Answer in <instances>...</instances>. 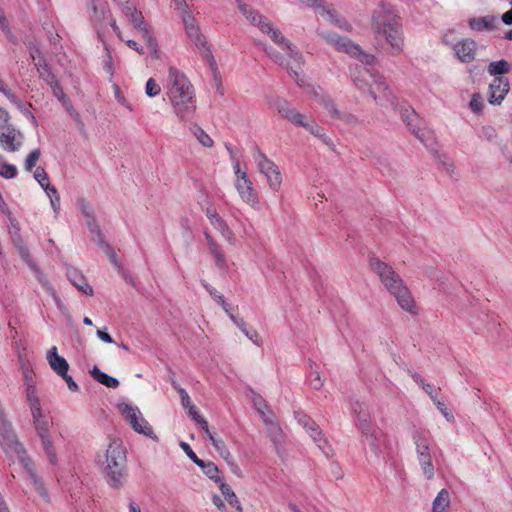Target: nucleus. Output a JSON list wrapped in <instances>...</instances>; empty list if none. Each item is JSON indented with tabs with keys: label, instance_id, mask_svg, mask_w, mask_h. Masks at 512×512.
I'll use <instances>...</instances> for the list:
<instances>
[{
	"label": "nucleus",
	"instance_id": "f257e3e1",
	"mask_svg": "<svg viewBox=\"0 0 512 512\" xmlns=\"http://www.w3.org/2000/svg\"><path fill=\"white\" fill-rule=\"evenodd\" d=\"M371 29L376 42L387 47L393 56L402 53L405 45L401 18L395 8L381 3L371 15Z\"/></svg>",
	"mask_w": 512,
	"mask_h": 512
},
{
	"label": "nucleus",
	"instance_id": "f03ea898",
	"mask_svg": "<svg viewBox=\"0 0 512 512\" xmlns=\"http://www.w3.org/2000/svg\"><path fill=\"white\" fill-rule=\"evenodd\" d=\"M258 45L262 47L264 52L271 60L285 67L288 70L289 74L294 78L296 84L299 87L304 88L309 94H311L314 97L315 101L322 105L331 117L344 119L347 124H355V118L349 114L340 113L337 110L333 100L329 96L325 95L323 93V90L319 86H315L308 83L306 77L304 75H301V73L299 72V70H301L302 65L300 67H297V64L289 56V61H286L284 55L275 50L270 45H267L262 42L258 43Z\"/></svg>",
	"mask_w": 512,
	"mask_h": 512
},
{
	"label": "nucleus",
	"instance_id": "7ed1b4c3",
	"mask_svg": "<svg viewBox=\"0 0 512 512\" xmlns=\"http://www.w3.org/2000/svg\"><path fill=\"white\" fill-rule=\"evenodd\" d=\"M164 90L173 111L178 117L183 118L195 111L194 87L188 77L176 67H169Z\"/></svg>",
	"mask_w": 512,
	"mask_h": 512
},
{
	"label": "nucleus",
	"instance_id": "20e7f679",
	"mask_svg": "<svg viewBox=\"0 0 512 512\" xmlns=\"http://www.w3.org/2000/svg\"><path fill=\"white\" fill-rule=\"evenodd\" d=\"M95 462L111 487L119 488L123 484L127 454L121 439H111L105 452L96 455Z\"/></svg>",
	"mask_w": 512,
	"mask_h": 512
},
{
	"label": "nucleus",
	"instance_id": "39448f33",
	"mask_svg": "<svg viewBox=\"0 0 512 512\" xmlns=\"http://www.w3.org/2000/svg\"><path fill=\"white\" fill-rule=\"evenodd\" d=\"M369 264L372 271L378 275L384 287L395 297L399 306L411 314H416L414 299L400 275L389 264L376 257H371Z\"/></svg>",
	"mask_w": 512,
	"mask_h": 512
},
{
	"label": "nucleus",
	"instance_id": "423d86ee",
	"mask_svg": "<svg viewBox=\"0 0 512 512\" xmlns=\"http://www.w3.org/2000/svg\"><path fill=\"white\" fill-rule=\"evenodd\" d=\"M238 8L242 15L263 34L267 35L276 45L286 51L287 56L292 58L297 67L303 65V57L292 44L285 38L282 32L264 15L245 3H239Z\"/></svg>",
	"mask_w": 512,
	"mask_h": 512
},
{
	"label": "nucleus",
	"instance_id": "0eeeda50",
	"mask_svg": "<svg viewBox=\"0 0 512 512\" xmlns=\"http://www.w3.org/2000/svg\"><path fill=\"white\" fill-rule=\"evenodd\" d=\"M353 82L360 91L368 93L380 105H395V97L381 75L374 74L367 68H360L354 74Z\"/></svg>",
	"mask_w": 512,
	"mask_h": 512
},
{
	"label": "nucleus",
	"instance_id": "6e6552de",
	"mask_svg": "<svg viewBox=\"0 0 512 512\" xmlns=\"http://www.w3.org/2000/svg\"><path fill=\"white\" fill-rule=\"evenodd\" d=\"M185 33L187 37L193 42L196 49L199 51L203 59L208 63L213 74L217 71V64L215 58L211 52L210 46L206 40V37L202 34L200 27L191 14H185L184 17L181 18Z\"/></svg>",
	"mask_w": 512,
	"mask_h": 512
},
{
	"label": "nucleus",
	"instance_id": "1a4fd4ad",
	"mask_svg": "<svg viewBox=\"0 0 512 512\" xmlns=\"http://www.w3.org/2000/svg\"><path fill=\"white\" fill-rule=\"evenodd\" d=\"M32 424L40 440L41 451L45 459L52 467H56L59 464V456L51 433L54 426L52 416L37 420Z\"/></svg>",
	"mask_w": 512,
	"mask_h": 512
},
{
	"label": "nucleus",
	"instance_id": "9d476101",
	"mask_svg": "<svg viewBox=\"0 0 512 512\" xmlns=\"http://www.w3.org/2000/svg\"><path fill=\"white\" fill-rule=\"evenodd\" d=\"M9 233L11 241L22 261L28 266L39 283L47 284L46 276L37 263L33 260L29 248L20 235V226L16 219L10 217Z\"/></svg>",
	"mask_w": 512,
	"mask_h": 512
},
{
	"label": "nucleus",
	"instance_id": "9b49d317",
	"mask_svg": "<svg viewBox=\"0 0 512 512\" xmlns=\"http://www.w3.org/2000/svg\"><path fill=\"white\" fill-rule=\"evenodd\" d=\"M320 35L327 43L331 44L337 51L347 53L351 57L357 58L364 64L370 65L374 63V55L364 52L358 44L352 42L347 37L339 36L336 33L330 31H323L321 32Z\"/></svg>",
	"mask_w": 512,
	"mask_h": 512
},
{
	"label": "nucleus",
	"instance_id": "f8f14e48",
	"mask_svg": "<svg viewBox=\"0 0 512 512\" xmlns=\"http://www.w3.org/2000/svg\"><path fill=\"white\" fill-rule=\"evenodd\" d=\"M413 441L419 465L427 479H432L435 474L430 453V439L428 432L424 430H415L413 432Z\"/></svg>",
	"mask_w": 512,
	"mask_h": 512
},
{
	"label": "nucleus",
	"instance_id": "ddd939ff",
	"mask_svg": "<svg viewBox=\"0 0 512 512\" xmlns=\"http://www.w3.org/2000/svg\"><path fill=\"white\" fill-rule=\"evenodd\" d=\"M253 158L256 162L259 172L266 177L270 188L273 190H278L282 183V178L276 164L268 159L258 146H255L254 148Z\"/></svg>",
	"mask_w": 512,
	"mask_h": 512
},
{
	"label": "nucleus",
	"instance_id": "4468645a",
	"mask_svg": "<svg viewBox=\"0 0 512 512\" xmlns=\"http://www.w3.org/2000/svg\"><path fill=\"white\" fill-rule=\"evenodd\" d=\"M228 151L233 159V169L236 176L235 187L243 201L246 203H254L256 200V193L253 188V183L249 179L247 172L241 170L240 162L235 159L232 150Z\"/></svg>",
	"mask_w": 512,
	"mask_h": 512
},
{
	"label": "nucleus",
	"instance_id": "2eb2a0df",
	"mask_svg": "<svg viewBox=\"0 0 512 512\" xmlns=\"http://www.w3.org/2000/svg\"><path fill=\"white\" fill-rule=\"evenodd\" d=\"M130 22L137 30L139 36L146 43L148 51L151 54V56L154 58H158V45L154 39L152 29L145 22L142 13L138 12L136 9H133V11L130 9Z\"/></svg>",
	"mask_w": 512,
	"mask_h": 512
},
{
	"label": "nucleus",
	"instance_id": "dca6fc26",
	"mask_svg": "<svg viewBox=\"0 0 512 512\" xmlns=\"http://www.w3.org/2000/svg\"><path fill=\"white\" fill-rule=\"evenodd\" d=\"M269 105L271 108L276 110L282 117L288 119L292 125L303 127L311 126V123L308 121V118L305 115L293 109L285 99L280 97H273L269 100Z\"/></svg>",
	"mask_w": 512,
	"mask_h": 512
},
{
	"label": "nucleus",
	"instance_id": "f3484780",
	"mask_svg": "<svg viewBox=\"0 0 512 512\" xmlns=\"http://www.w3.org/2000/svg\"><path fill=\"white\" fill-rule=\"evenodd\" d=\"M130 427L138 434L153 440L159 441L152 425L146 420L137 406L130 405Z\"/></svg>",
	"mask_w": 512,
	"mask_h": 512
},
{
	"label": "nucleus",
	"instance_id": "a211bd4d",
	"mask_svg": "<svg viewBox=\"0 0 512 512\" xmlns=\"http://www.w3.org/2000/svg\"><path fill=\"white\" fill-rule=\"evenodd\" d=\"M452 50L460 62L470 63L475 60L477 43L470 38L461 39L452 45Z\"/></svg>",
	"mask_w": 512,
	"mask_h": 512
},
{
	"label": "nucleus",
	"instance_id": "6ab92c4d",
	"mask_svg": "<svg viewBox=\"0 0 512 512\" xmlns=\"http://www.w3.org/2000/svg\"><path fill=\"white\" fill-rule=\"evenodd\" d=\"M509 90L510 82L507 77H495L489 84V103L492 105L500 104L506 97Z\"/></svg>",
	"mask_w": 512,
	"mask_h": 512
},
{
	"label": "nucleus",
	"instance_id": "aec40b11",
	"mask_svg": "<svg viewBox=\"0 0 512 512\" xmlns=\"http://www.w3.org/2000/svg\"><path fill=\"white\" fill-rule=\"evenodd\" d=\"M22 142L23 135L19 130H6L0 135V145L7 152H16Z\"/></svg>",
	"mask_w": 512,
	"mask_h": 512
},
{
	"label": "nucleus",
	"instance_id": "412c9836",
	"mask_svg": "<svg viewBox=\"0 0 512 512\" xmlns=\"http://www.w3.org/2000/svg\"><path fill=\"white\" fill-rule=\"evenodd\" d=\"M90 10V19L95 27L98 28H104L106 25H110L114 32L121 37L120 31L116 25V22L111 18L109 14V10L107 8V4L105 3V10L103 13H101L100 9H97V12L95 13L94 10L91 7H88Z\"/></svg>",
	"mask_w": 512,
	"mask_h": 512
},
{
	"label": "nucleus",
	"instance_id": "4be33fe9",
	"mask_svg": "<svg viewBox=\"0 0 512 512\" xmlns=\"http://www.w3.org/2000/svg\"><path fill=\"white\" fill-rule=\"evenodd\" d=\"M352 412L357 418V427L359 430L366 431L369 430L371 427L370 422V413L368 410V407L365 403L355 401L351 404Z\"/></svg>",
	"mask_w": 512,
	"mask_h": 512
},
{
	"label": "nucleus",
	"instance_id": "5701e85b",
	"mask_svg": "<svg viewBox=\"0 0 512 512\" xmlns=\"http://www.w3.org/2000/svg\"><path fill=\"white\" fill-rule=\"evenodd\" d=\"M47 361L51 369L59 376H66L69 369V364L65 358L58 355L57 347L53 346L47 352Z\"/></svg>",
	"mask_w": 512,
	"mask_h": 512
},
{
	"label": "nucleus",
	"instance_id": "b1692460",
	"mask_svg": "<svg viewBox=\"0 0 512 512\" xmlns=\"http://www.w3.org/2000/svg\"><path fill=\"white\" fill-rule=\"evenodd\" d=\"M366 438L369 446L376 456H379L382 452V447L385 444V436L381 431H377L373 428L361 432Z\"/></svg>",
	"mask_w": 512,
	"mask_h": 512
},
{
	"label": "nucleus",
	"instance_id": "393cba45",
	"mask_svg": "<svg viewBox=\"0 0 512 512\" xmlns=\"http://www.w3.org/2000/svg\"><path fill=\"white\" fill-rule=\"evenodd\" d=\"M25 400L31 414L32 423L51 416L50 412L43 407L39 395L26 398Z\"/></svg>",
	"mask_w": 512,
	"mask_h": 512
},
{
	"label": "nucleus",
	"instance_id": "a878e982",
	"mask_svg": "<svg viewBox=\"0 0 512 512\" xmlns=\"http://www.w3.org/2000/svg\"><path fill=\"white\" fill-rule=\"evenodd\" d=\"M415 137L426 147L431 153L436 155L438 152L437 141L433 130H413Z\"/></svg>",
	"mask_w": 512,
	"mask_h": 512
},
{
	"label": "nucleus",
	"instance_id": "bb28decb",
	"mask_svg": "<svg viewBox=\"0 0 512 512\" xmlns=\"http://www.w3.org/2000/svg\"><path fill=\"white\" fill-rule=\"evenodd\" d=\"M297 418L299 424L302 425L303 428H305L309 432L310 436L314 439L315 442L318 443V446L321 447V431L319 430V427L316 424V422L304 414H299Z\"/></svg>",
	"mask_w": 512,
	"mask_h": 512
},
{
	"label": "nucleus",
	"instance_id": "cd10ccee",
	"mask_svg": "<svg viewBox=\"0 0 512 512\" xmlns=\"http://www.w3.org/2000/svg\"><path fill=\"white\" fill-rule=\"evenodd\" d=\"M22 373H23L25 399L39 395L37 387H36V382L34 380L33 371L31 369H29L28 367H23Z\"/></svg>",
	"mask_w": 512,
	"mask_h": 512
},
{
	"label": "nucleus",
	"instance_id": "c85d7f7f",
	"mask_svg": "<svg viewBox=\"0 0 512 512\" xmlns=\"http://www.w3.org/2000/svg\"><path fill=\"white\" fill-rule=\"evenodd\" d=\"M496 20L497 19L494 16L471 18L469 20V26L472 30L475 31L492 30Z\"/></svg>",
	"mask_w": 512,
	"mask_h": 512
},
{
	"label": "nucleus",
	"instance_id": "c756f323",
	"mask_svg": "<svg viewBox=\"0 0 512 512\" xmlns=\"http://www.w3.org/2000/svg\"><path fill=\"white\" fill-rule=\"evenodd\" d=\"M205 238L208 242L210 253L215 259L216 265L221 269L225 268L227 266V262L219 246L216 244V242L213 240V238L208 232H205Z\"/></svg>",
	"mask_w": 512,
	"mask_h": 512
},
{
	"label": "nucleus",
	"instance_id": "7c9ffc66",
	"mask_svg": "<svg viewBox=\"0 0 512 512\" xmlns=\"http://www.w3.org/2000/svg\"><path fill=\"white\" fill-rule=\"evenodd\" d=\"M91 376L97 382L108 388H117L119 386V381L116 378L104 373L97 366H94L91 370Z\"/></svg>",
	"mask_w": 512,
	"mask_h": 512
},
{
	"label": "nucleus",
	"instance_id": "2f4dec72",
	"mask_svg": "<svg viewBox=\"0 0 512 512\" xmlns=\"http://www.w3.org/2000/svg\"><path fill=\"white\" fill-rule=\"evenodd\" d=\"M511 70V65L508 61L502 59L498 61L491 62L488 67L487 71L489 75L495 77L503 76L504 74L509 73Z\"/></svg>",
	"mask_w": 512,
	"mask_h": 512
},
{
	"label": "nucleus",
	"instance_id": "473e14b6",
	"mask_svg": "<svg viewBox=\"0 0 512 512\" xmlns=\"http://www.w3.org/2000/svg\"><path fill=\"white\" fill-rule=\"evenodd\" d=\"M450 504V494L446 489H442L433 501L432 512H446Z\"/></svg>",
	"mask_w": 512,
	"mask_h": 512
},
{
	"label": "nucleus",
	"instance_id": "72a5a7b5",
	"mask_svg": "<svg viewBox=\"0 0 512 512\" xmlns=\"http://www.w3.org/2000/svg\"><path fill=\"white\" fill-rule=\"evenodd\" d=\"M211 225L216 228L221 235L230 243L235 242V237L233 232L230 230L226 222L220 216H214V220H212Z\"/></svg>",
	"mask_w": 512,
	"mask_h": 512
},
{
	"label": "nucleus",
	"instance_id": "f704fd0d",
	"mask_svg": "<svg viewBox=\"0 0 512 512\" xmlns=\"http://www.w3.org/2000/svg\"><path fill=\"white\" fill-rule=\"evenodd\" d=\"M437 158L439 164L442 166V168L445 170L446 174L453 179H458L459 173L454 165V163L450 160V158L444 154L437 153L435 155Z\"/></svg>",
	"mask_w": 512,
	"mask_h": 512
},
{
	"label": "nucleus",
	"instance_id": "c9c22d12",
	"mask_svg": "<svg viewBox=\"0 0 512 512\" xmlns=\"http://www.w3.org/2000/svg\"><path fill=\"white\" fill-rule=\"evenodd\" d=\"M233 323L253 342L258 344L259 334L255 330H248L245 321L242 318H238L235 315L228 314Z\"/></svg>",
	"mask_w": 512,
	"mask_h": 512
},
{
	"label": "nucleus",
	"instance_id": "e433bc0d",
	"mask_svg": "<svg viewBox=\"0 0 512 512\" xmlns=\"http://www.w3.org/2000/svg\"><path fill=\"white\" fill-rule=\"evenodd\" d=\"M206 291L210 294V296L222 306L226 313L229 312V305L226 303L225 298L222 294H220L215 288L209 285L206 281L201 282Z\"/></svg>",
	"mask_w": 512,
	"mask_h": 512
},
{
	"label": "nucleus",
	"instance_id": "4c0bfd02",
	"mask_svg": "<svg viewBox=\"0 0 512 512\" xmlns=\"http://www.w3.org/2000/svg\"><path fill=\"white\" fill-rule=\"evenodd\" d=\"M403 123L407 126L418 127L419 117L412 108H403L400 112Z\"/></svg>",
	"mask_w": 512,
	"mask_h": 512
},
{
	"label": "nucleus",
	"instance_id": "58836bf2",
	"mask_svg": "<svg viewBox=\"0 0 512 512\" xmlns=\"http://www.w3.org/2000/svg\"><path fill=\"white\" fill-rule=\"evenodd\" d=\"M17 175V167L6 161L4 156L0 155V176L6 179H12Z\"/></svg>",
	"mask_w": 512,
	"mask_h": 512
},
{
	"label": "nucleus",
	"instance_id": "ea45409f",
	"mask_svg": "<svg viewBox=\"0 0 512 512\" xmlns=\"http://www.w3.org/2000/svg\"><path fill=\"white\" fill-rule=\"evenodd\" d=\"M70 280L72 284L77 287L81 292H83L86 295H92L93 289L88 284L87 280L82 276L78 274H74L73 277H70Z\"/></svg>",
	"mask_w": 512,
	"mask_h": 512
},
{
	"label": "nucleus",
	"instance_id": "a19ab883",
	"mask_svg": "<svg viewBox=\"0 0 512 512\" xmlns=\"http://www.w3.org/2000/svg\"><path fill=\"white\" fill-rule=\"evenodd\" d=\"M50 200L51 207L54 213L57 215L60 211V196L57 189L54 186H50L44 190Z\"/></svg>",
	"mask_w": 512,
	"mask_h": 512
},
{
	"label": "nucleus",
	"instance_id": "79ce46f5",
	"mask_svg": "<svg viewBox=\"0 0 512 512\" xmlns=\"http://www.w3.org/2000/svg\"><path fill=\"white\" fill-rule=\"evenodd\" d=\"M200 468L203 473L214 482L220 481L219 469L212 461L204 462L203 466Z\"/></svg>",
	"mask_w": 512,
	"mask_h": 512
},
{
	"label": "nucleus",
	"instance_id": "37998d69",
	"mask_svg": "<svg viewBox=\"0 0 512 512\" xmlns=\"http://www.w3.org/2000/svg\"><path fill=\"white\" fill-rule=\"evenodd\" d=\"M78 206L81 210V212L83 213V215L85 217H87L88 219V225L90 226L91 230L94 231V230H97V227L94 225H92V220H93V209L92 207L85 201V200H80L78 202Z\"/></svg>",
	"mask_w": 512,
	"mask_h": 512
},
{
	"label": "nucleus",
	"instance_id": "c03bdc74",
	"mask_svg": "<svg viewBox=\"0 0 512 512\" xmlns=\"http://www.w3.org/2000/svg\"><path fill=\"white\" fill-rule=\"evenodd\" d=\"M161 92L160 85L156 82L155 79L149 78L145 85V93L148 97H155L159 95Z\"/></svg>",
	"mask_w": 512,
	"mask_h": 512
},
{
	"label": "nucleus",
	"instance_id": "a18cd8bd",
	"mask_svg": "<svg viewBox=\"0 0 512 512\" xmlns=\"http://www.w3.org/2000/svg\"><path fill=\"white\" fill-rule=\"evenodd\" d=\"M34 178L44 190L51 186L49 183L48 175L42 167L36 168L34 171Z\"/></svg>",
	"mask_w": 512,
	"mask_h": 512
},
{
	"label": "nucleus",
	"instance_id": "49530a36",
	"mask_svg": "<svg viewBox=\"0 0 512 512\" xmlns=\"http://www.w3.org/2000/svg\"><path fill=\"white\" fill-rule=\"evenodd\" d=\"M193 134L204 147H211L213 145L212 138L205 132V130H194Z\"/></svg>",
	"mask_w": 512,
	"mask_h": 512
},
{
	"label": "nucleus",
	"instance_id": "de8ad7c7",
	"mask_svg": "<svg viewBox=\"0 0 512 512\" xmlns=\"http://www.w3.org/2000/svg\"><path fill=\"white\" fill-rule=\"evenodd\" d=\"M484 105L483 98L480 94H473L472 98L469 102V107L472 110V112L478 114L482 111Z\"/></svg>",
	"mask_w": 512,
	"mask_h": 512
},
{
	"label": "nucleus",
	"instance_id": "09e8293b",
	"mask_svg": "<svg viewBox=\"0 0 512 512\" xmlns=\"http://www.w3.org/2000/svg\"><path fill=\"white\" fill-rule=\"evenodd\" d=\"M39 158H40V151L38 149L31 151L25 160V169L27 171H32V169L35 167Z\"/></svg>",
	"mask_w": 512,
	"mask_h": 512
},
{
	"label": "nucleus",
	"instance_id": "8fccbe9b",
	"mask_svg": "<svg viewBox=\"0 0 512 512\" xmlns=\"http://www.w3.org/2000/svg\"><path fill=\"white\" fill-rule=\"evenodd\" d=\"M328 130H311L312 134L318 139H320L325 145L330 148L334 147L332 138L327 134Z\"/></svg>",
	"mask_w": 512,
	"mask_h": 512
},
{
	"label": "nucleus",
	"instance_id": "3c124183",
	"mask_svg": "<svg viewBox=\"0 0 512 512\" xmlns=\"http://www.w3.org/2000/svg\"><path fill=\"white\" fill-rule=\"evenodd\" d=\"M173 386L180 395L182 406L186 409H189L190 407H192L193 405L191 403L190 397H189L188 393L186 392V390L181 388L176 383H173Z\"/></svg>",
	"mask_w": 512,
	"mask_h": 512
},
{
	"label": "nucleus",
	"instance_id": "603ef678",
	"mask_svg": "<svg viewBox=\"0 0 512 512\" xmlns=\"http://www.w3.org/2000/svg\"><path fill=\"white\" fill-rule=\"evenodd\" d=\"M173 3L175 6V10L178 12L181 18L184 17L185 14H191V11L186 0H173Z\"/></svg>",
	"mask_w": 512,
	"mask_h": 512
},
{
	"label": "nucleus",
	"instance_id": "864d4df0",
	"mask_svg": "<svg viewBox=\"0 0 512 512\" xmlns=\"http://www.w3.org/2000/svg\"><path fill=\"white\" fill-rule=\"evenodd\" d=\"M51 89H52V92H53V95L59 100L61 101L63 104H66V102H68V99H67V96L66 94L64 93L62 87L60 86L59 82L57 81L56 83L52 84L51 86Z\"/></svg>",
	"mask_w": 512,
	"mask_h": 512
},
{
	"label": "nucleus",
	"instance_id": "5fc2aeb1",
	"mask_svg": "<svg viewBox=\"0 0 512 512\" xmlns=\"http://www.w3.org/2000/svg\"><path fill=\"white\" fill-rule=\"evenodd\" d=\"M100 244L102 245L103 249H104V252L107 254V256L109 257V260L110 262L118 269H120V265L118 263V259H117V255L116 253L113 251V249L108 245V244H105L103 241H100Z\"/></svg>",
	"mask_w": 512,
	"mask_h": 512
},
{
	"label": "nucleus",
	"instance_id": "6e6d98bb",
	"mask_svg": "<svg viewBox=\"0 0 512 512\" xmlns=\"http://www.w3.org/2000/svg\"><path fill=\"white\" fill-rule=\"evenodd\" d=\"M434 404L436 405L437 409L442 413V415L447 419V421L452 422L454 421V416L452 413L448 410V408L445 406V404L438 399L434 401Z\"/></svg>",
	"mask_w": 512,
	"mask_h": 512
},
{
	"label": "nucleus",
	"instance_id": "4d7b16f0",
	"mask_svg": "<svg viewBox=\"0 0 512 512\" xmlns=\"http://www.w3.org/2000/svg\"><path fill=\"white\" fill-rule=\"evenodd\" d=\"M47 281V284L43 285L42 283H40L43 287H45L47 289V291L50 293V295L52 296L56 306L58 308H62L63 307V304H62V301L60 300L59 296L57 295L56 291L52 288V286L49 284V281L46 279Z\"/></svg>",
	"mask_w": 512,
	"mask_h": 512
},
{
	"label": "nucleus",
	"instance_id": "13d9d810",
	"mask_svg": "<svg viewBox=\"0 0 512 512\" xmlns=\"http://www.w3.org/2000/svg\"><path fill=\"white\" fill-rule=\"evenodd\" d=\"M216 483L219 484V488L226 500L230 499V495L235 494L233 492V490L231 489V487L229 485H227L221 477H220V481L216 482Z\"/></svg>",
	"mask_w": 512,
	"mask_h": 512
},
{
	"label": "nucleus",
	"instance_id": "bf43d9fd",
	"mask_svg": "<svg viewBox=\"0 0 512 512\" xmlns=\"http://www.w3.org/2000/svg\"><path fill=\"white\" fill-rule=\"evenodd\" d=\"M40 77L49 85L51 86L52 84L56 83L57 82V79H56V76L54 75V73L50 70H45V72H41V75Z\"/></svg>",
	"mask_w": 512,
	"mask_h": 512
},
{
	"label": "nucleus",
	"instance_id": "052dcab7",
	"mask_svg": "<svg viewBox=\"0 0 512 512\" xmlns=\"http://www.w3.org/2000/svg\"><path fill=\"white\" fill-rule=\"evenodd\" d=\"M87 6L91 7L95 13L97 12V9H100L101 13L105 10V2L100 0H87Z\"/></svg>",
	"mask_w": 512,
	"mask_h": 512
},
{
	"label": "nucleus",
	"instance_id": "680f3d73",
	"mask_svg": "<svg viewBox=\"0 0 512 512\" xmlns=\"http://www.w3.org/2000/svg\"><path fill=\"white\" fill-rule=\"evenodd\" d=\"M253 403L258 412H262V410H266L268 408L264 399L260 395L253 398Z\"/></svg>",
	"mask_w": 512,
	"mask_h": 512
},
{
	"label": "nucleus",
	"instance_id": "e2e57ef3",
	"mask_svg": "<svg viewBox=\"0 0 512 512\" xmlns=\"http://www.w3.org/2000/svg\"><path fill=\"white\" fill-rule=\"evenodd\" d=\"M35 67L39 75H41V72H45V70H50V67L43 57H39V59L35 62Z\"/></svg>",
	"mask_w": 512,
	"mask_h": 512
},
{
	"label": "nucleus",
	"instance_id": "0e129e2a",
	"mask_svg": "<svg viewBox=\"0 0 512 512\" xmlns=\"http://www.w3.org/2000/svg\"><path fill=\"white\" fill-rule=\"evenodd\" d=\"M179 446L181 447V449L185 452V454L188 456V458L190 460L196 458V454L194 453V451L191 449L190 445L186 442H180Z\"/></svg>",
	"mask_w": 512,
	"mask_h": 512
},
{
	"label": "nucleus",
	"instance_id": "69168bd1",
	"mask_svg": "<svg viewBox=\"0 0 512 512\" xmlns=\"http://www.w3.org/2000/svg\"><path fill=\"white\" fill-rule=\"evenodd\" d=\"M421 387L430 396L433 402L437 400V395L434 393L433 385L425 382Z\"/></svg>",
	"mask_w": 512,
	"mask_h": 512
},
{
	"label": "nucleus",
	"instance_id": "338daca9",
	"mask_svg": "<svg viewBox=\"0 0 512 512\" xmlns=\"http://www.w3.org/2000/svg\"><path fill=\"white\" fill-rule=\"evenodd\" d=\"M117 409L119 411V413L125 418V419H128V403L125 402L124 400L123 401H120L118 404H117Z\"/></svg>",
	"mask_w": 512,
	"mask_h": 512
},
{
	"label": "nucleus",
	"instance_id": "774afa93",
	"mask_svg": "<svg viewBox=\"0 0 512 512\" xmlns=\"http://www.w3.org/2000/svg\"><path fill=\"white\" fill-rule=\"evenodd\" d=\"M311 385L315 390H319L323 386V380L318 372H315V376L311 379Z\"/></svg>",
	"mask_w": 512,
	"mask_h": 512
}]
</instances>
